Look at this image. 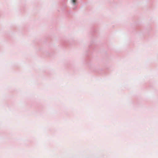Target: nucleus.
I'll use <instances>...</instances> for the list:
<instances>
[{
	"label": "nucleus",
	"instance_id": "nucleus-1",
	"mask_svg": "<svg viewBox=\"0 0 158 158\" xmlns=\"http://www.w3.org/2000/svg\"><path fill=\"white\" fill-rule=\"evenodd\" d=\"M72 1L73 3L74 4H75L76 0H72Z\"/></svg>",
	"mask_w": 158,
	"mask_h": 158
}]
</instances>
